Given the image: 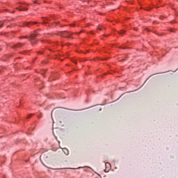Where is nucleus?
Masks as SVG:
<instances>
[{"label": "nucleus", "mask_w": 178, "mask_h": 178, "mask_svg": "<svg viewBox=\"0 0 178 178\" xmlns=\"http://www.w3.org/2000/svg\"><path fill=\"white\" fill-rule=\"evenodd\" d=\"M32 115H33V114L31 113V115H29L28 117L30 118L31 116H32Z\"/></svg>", "instance_id": "11"}, {"label": "nucleus", "mask_w": 178, "mask_h": 178, "mask_svg": "<svg viewBox=\"0 0 178 178\" xmlns=\"http://www.w3.org/2000/svg\"><path fill=\"white\" fill-rule=\"evenodd\" d=\"M32 24H37V22H26L25 24V26H26L27 27H30Z\"/></svg>", "instance_id": "4"}, {"label": "nucleus", "mask_w": 178, "mask_h": 178, "mask_svg": "<svg viewBox=\"0 0 178 178\" xmlns=\"http://www.w3.org/2000/svg\"><path fill=\"white\" fill-rule=\"evenodd\" d=\"M17 46L18 47L22 46V43H19V44H17Z\"/></svg>", "instance_id": "9"}, {"label": "nucleus", "mask_w": 178, "mask_h": 178, "mask_svg": "<svg viewBox=\"0 0 178 178\" xmlns=\"http://www.w3.org/2000/svg\"><path fill=\"white\" fill-rule=\"evenodd\" d=\"M19 10H28V8H26L24 5H20V8H18Z\"/></svg>", "instance_id": "3"}, {"label": "nucleus", "mask_w": 178, "mask_h": 178, "mask_svg": "<svg viewBox=\"0 0 178 178\" xmlns=\"http://www.w3.org/2000/svg\"><path fill=\"white\" fill-rule=\"evenodd\" d=\"M118 33H119V34H124L125 31H119Z\"/></svg>", "instance_id": "7"}, {"label": "nucleus", "mask_w": 178, "mask_h": 178, "mask_svg": "<svg viewBox=\"0 0 178 178\" xmlns=\"http://www.w3.org/2000/svg\"><path fill=\"white\" fill-rule=\"evenodd\" d=\"M39 118H40L41 117V115L40 114V116H38Z\"/></svg>", "instance_id": "16"}, {"label": "nucleus", "mask_w": 178, "mask_h": 178, "mask_svg": "<svg viewBox=\"0 0 178 178\" xmlns=\"http://www.w3.org/2000/svg\"><path fill=\"white\" fill-rule=\"evenodd\" d=\"M54 111L51 112V116H53Z\"/></svg>", "instance_id": "14"}, {"label": "nucleus", "mask_w": 178, "mask_h": 178, "mask_svg": "<svg viewBox=\"0 0 178 178\" xmlns=\"http://www.w3.org/2000/svg\"><path fill=\"white\" fill-rule=\"evenodd\" d=\"M71 26H74V24H71Z\"/></svg>", "instance_id": "13"}, {"label": "nucleus", "mask_w": 178, "mask_h": 178, "mask_svg": "<svg viewBox=\"0 0 178 178\" xmlns=\"http://www.w3.org/2000/svg\"><path fill=\"white\" fill-rule=\"evenodd\" d=\"M31 44H35V42H31Z\"/></svg>", "instance_id": "12"}, {"label": "nucleus", "mask_w": 178, "mask_h": 178, "mask_svg": "<svg viewBox=\"0 0 178 178\" xmlns=\"http://www.w3.org/2000/svg\"><path fill=\"white\" fill-rule=\"evenodd\" d=\"M60 35L63 37H71L72 33H69V31H61V33H60Z\"/></svg>", "instance_id": "1"}, {"label": "nucleus", "mask_w": 178, "mask_h": 178, "mask_svg": "<svg viewBox=\"0 0 178 178\" xmlns=\"http://www.w3.org/2000/svg\"><path fill=\"white\" fill-rule=\"evenodd\" d=\"M63 152L65 153V154H69V150H67V149H63Z\"/></svg>", "instance_id": "6"}, {"label": "nucleus", "mask_w": 178, "mask_h": 178, "mask_svg": "<svg viewBox=\"0 0 178 178\" xmlns=\"http://www.w3.org/2000/svg\"><path fill=\"white\" fill-rule=\"evenodd\" d=\"M3 22H0V27H2Z\"/></svg>", "instance_id": "8"}, {"label": "nucleus", "mask_w": 178, "mask_h": 178, "mask_svg": "<svg viewBox=\"0 0 178 178\" xmlns=\"http://www.w3.org/2000/svg\"><path fill=\"white\" fill-rule=\"evenodd\" d=\"M99 30H102L101 27H99Z\"/></svg>", "instance_id": "15"}, {"label": "nucleus", "mask_w": 178, "mask_h": 178, "mask_svg": "<svg viewBox=\"0 0 178 178\" xmlns=\"http://www.w3.org/2000/svg\"><path fill=\"white\" fill-rule=\"evenodd\" d=\"M105 165H106V168H108V169H111V165L109 163H106Z\"/></svg>", "instance_id": "5"}, {"label": "nucleus", "mask_w": 178, "mask_h": 178, "mask_svg": "<svg viewBox=\"0 0 178 178\" xmlns=\"http://www.w3.org/2000/svg\"><path fill=\"white\" fill-rule=\"evenodd\" d=\"M58 111H55L54 113H58Z\"/></svg>", "instance_id": "10"}, {"label": "nucleus", "mask_w": 178, "mask_h": 178, "mask_svg": "<svg viewBox=\"0 0 178 178\" xmlns=\"http://www.w3.org/2000/svg\"><path fill=\"white\" fill-rule=\"evenodd\" d=\"M38 34H37V33H33V34H31L29 40H34L35 37H38Z\"/></svg>", "instance_id": "2"}]
</instances>
